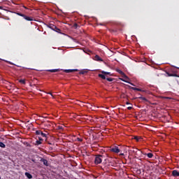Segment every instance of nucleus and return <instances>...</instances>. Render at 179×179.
I'll return each mask as SVG.
<instances>
[{"mask_svg": "<svg viewBox=\"0 0 179 179\" xmlns=\"http://www.w3.org/2000/svg\"><path fill=\"white\" fill-rule=\"evenodd\" d=\"M103 159H104V155H96L94 163L95 164H101V163L103 162Z\"/></svg>", "mask_w": 179, "mask_h": 179, "instance_id": "obj_1", "label": "nucleus"}, {"mask_svg": "<svg viewBox=\"0 0 179 179\" xmlns=\"http://www.w3.org/2000/svg\"><path fill=\"white\" fill-rule=\"evenodd\" d=\"M49 29H51L52 30H54V31H59V29H58V27H57V26L52 24H50L48 25Z\"/></svg>", "mask_w": 179, "mask_h": 179, "instance_id": "obj_2", "label": "nucleus"}, {"mask_svg": "<svg viewBox=\"0 0 179 179\" xmlns=\"http://www.w3.org/2000/svg\"><path fill=\"white\" fill-rule=\"evenodd\" d=\"M64 72L66 73H71L72 72H78V69H65Z\"/></svg>", "mask_w": 179, "mask_h": 179, "instance_id": "obj_3", "label": "nucleus"}, {"mask_svg": "<svg viewBox=\"0 0 179 179\" xmlns=\"http://www.w3.org/2000/svg\"><path fill=\"white\" fill-rule=\"evenodd\" d=\"M110 152H113L114 153H120V148L118 147H115L110 149Z\"/></svg>", "mask_w": 179, "mask_h": 179, "instance_id": "obj_4", "label": "nucleus"}, {"mask_svg": "<svg viewBox=\"0 0 179 179\" xmlns=\"http://www.w3.org/2000/svg\"><path fill=\"white\" fill-rule=\"evenodd\" d=\"M135 99H139L140 100H143V101H144V103H150V101H149L148 100V99H146L145 97H143V96H138V97L135 98Z\"/></svg>", "mask_w": 179, "mask_h": 179, "instance_id": "obj_5", "label": "nucleus"}, {"mask_svg": "<svg viewBox=\"0 0 179 179\" xmlns=\"http://www.w3.org/2000/svg\"><path fill=\"white\" fill-rule=\"evenodd\" d=\"M41 162L43 163L44 166H46V167H48V161L44 158L41 159Z\"/></svg>", "mask_w": 179, "mask_h": 179, "instance_id": "obj_6", "label": "nucleus"}, {"mask_svg": "<svg viewBox=\"0 0 179 179\" xmlns=\"http://www.w3.org/2000/svg\"><path fill=\"white\" fill-rule=\"evenodd\" d=\"M172 176L173 177H179V171L177 170H173L172 171Z\"/></svg>", "mask_w": 179, "mask_h": 179, "instance_id": "obj_7", "label": "nucleus"}, {"mask_svg": "<svg viewBox=\"0 0 179 179\" xmlns=\"http://www.w3.org/2000/svg\"><path fill=\"white\" fill-rule=\"evenodd\" d=\"M43 125H44L45 127H47L48 128H50V127H51V122H50L49 121L47 122H42Z\"/></svg>", "mask_w": 179, "mask_h": 179, "instance_id": "obj_8", "label": "nucleus"}, {"mask_svg": "<svg viewBox=\"0 0 179 179\" xmlns=\"http://www.w3.org/2000/svg\"><path fill=\"white\" fill-rule=\"evenodd\" d=\"M24 19H25V20H27L28 22H32L33 18L29 16H27L26 15H24L23 16Z\"/></svg>", "mask_w": 179, "mask_h": 179, "instance_id": "obj_9", "label": "nucleus"}, {"mask_svg": "<svg viewBox=\"0 0 179 179\" xmlns=\"http://www.w3.org/2000/svg\"><path fill=\"white\" fill-rule=\"evenodd\" d=\"M94 59L95 61H100L101 62H103V59H101L99 55H95Z\"/></svg>", "mask_w": 179, "mask_h": 179, "instance_id": "obj_10", "label": "nucleus"}, {"mask_svg": "<svg viewBox=\"0 0 179 179\" xmlns=\"http://www.w3.org/2000/svg\"><path fill=\"white\" fill-rule=\"evenodd\" d=\"M59 71H61V69H50V70H48V72L55 73V72H59Z\"/></svg>", "mask_w": 179, "mask_h": 179, "instance_id": "obj_11", "label": "nucleus"}, {"mask_svg": "<svg viewBox=\"0 0 179 179\" xmlns=\"http://www.w3.org/2000/svg\"><path fill=\"white\" fill-rule=\"evenodd\" d=\"M25 176H26V177H27V178H29V179L33 178V176H32L30 173L26 172V173H25Z\"/></svg>", "mask_w": 179, "mask_h": 179, "instance_id": "obj_12", "label": "nucleus"}, {"mask_svg": "<svg viewBox=\"0 0 179 179\" xmlns=\"http://www.w3.org/2000/svg\"><path fill=\"white\" fill-rule=\"evenodd\" d=\"M145 156H148V157L149 158V159H152V157H153V154L152 153V152H149V153H148V154H144Z\"/></svg>", "mask_w": 179, "mask_h": 179, "instance_id": "obj_13", "label": "nucleus"}, {"mask_svg": "<svg viewBox=\"0 0 179 179\" xmlns=\"http://www.w3.org/2000/svg\"><path fill=\"white\" fill-rule=\"evenodd\" d=\"M79 73L80 75H86V73H87V70H81Z\"/></svg>", "mask_w": 179, "mask_h": 179, "instance_id": "obj_14", "label": "nucleus"}, {"mask_svg": "<svg viewBox=\"0 0 179 179\" xmlns=\"http://www.w3.org/2000/svg\"><path fill=\"white\" fill-rule=\"evenodd\" d=\"M99 78H101V79L105 80L106 79V75L102 73V74H99L98 75Z\"/></svg>", "mask_w": 179, "mask_h": 179, "instance_id": "obj_15", "label": "nucleus"}, {"mask_svg": "<svg viewBox=\"0 0 179 179\" xmlns=\"http://www.w3.org/2000/svg\"><path fill=\"white\" fill-rule=\"evenodd\" d=\"M132 90H136L137 92H143V90H142V89L140 88H136V87H131Z\"/></svg>", "mask_w": 179, "mask_h": 179, "instance_id": "obj_16", "label": "nucleus"}, {"mask_svg": "<svg viewBox=\"0 0 179 179\" xmlns=\"http://www.w3.org/2000/svg\"><path fill=\"white\" fill-rule=\"evenodd\" d=\"M101 73H103V75H109L110 76H111V73L110 72H107V71H102Z\"/></svg>", "mask_w": 179, "mask_h": 179, "instance_id": "obj_17", "label": "nucleus"}, {"mask_svg": "<svg viewBox=\"0 0 179 179\" xmlns=\"http://www.w3.org/2000/svg\"><path fill=\"white\" fill-rule=\"evenodd\" d=\"M41 143H42V142L41 141L37 140L35 142V145L38 146L39 145H41Z\"/></svg>", "mask_w": 179, "mask_h": 179, "instance_id": "obj_18", "label": "nucleus"}, {"mask_svg": "<svg viewBox=\"0 0 179 179\" xmlns=\"http://www.w3.org/2000/svg\"><path fill=\"white\" fill-rule=\"evenodd\" d=\"M167 76H177V74L176 73H170L169 72H166Z\"/></svg>", "mask_w": 179, "mask_h": 179, "instance_id": "obj_19", "label": "nucleus"}, {"mask_svg": "<svg viewBox=\"0 0 179 179\" xmlns=\"http://www.w3.org/2000/svg\"><path fill=\"white\" fill-rule=\"evenodd\" d=\"M0 148H6V145L3 142L0 141Z\"/></svg>", "mask_w": 179, "mask_h": 179, "instance_id": "obj_20", "label": "nucleus"}, {"mask_svg": "<svg viewBox=\"0 0 179 179\" xmlns=\"http://www.w3.org/2000/svg\"><path fill=\"white\" fill-rule=\"evenodd\" d=\"M20 83H22V85H26V80H19Z\"/></svg>", "mask_w": 179, "mask_h": 179, "instance_id": "obj_21", "label": "nucleus"}, {"mask_svg": "<svg viewBox=\"0 0 179 179\" xmlns=\"http://www.w3.org/2000/svg\"><path fill=\"white\" fill-rule=\"evenodd\" d=\"M41 135L43 138H47V134L43 131L41 133Z\"/></svg>", "mask_w": 179, "mask_h": 179, "instance_id": "obj_22", "label": "nucleus"}, {"mask_svg": "<svg viewBox=\"0 0 179 179\" xmlns=\"http://www.w3.org/2000/svg\"><path fill=\"white\" fill-rule=\"evenodd\" d=\"M41 130H36V135H41Z\"/></svg>", "mask_w": 179, "mask_h": 179, "instance_id": "obj_23", "label": "nucleus"}, {"mask_svg": "<svg viewBox=\"0 0 179 179\" xmlns=\"http://www.w3.org/2000/svg\"><path fill=\"white\" fill-rule=\"evenodd\" d=\"M117 71L118 73H120V75H123L124 76H125V73H124L122 72V71H121V70H117Z\"/></svg>", "mask_w": 179, "mask_h": 179, "instance_id": "obj_24", "label": "nucleus"}, {"mask_svg": "<svg viewBox=\"0 0 179 179\" xmlns=\"http://www.w3.org/2000/svg\"><path fill=\"white\" fill-rule=\"evenodd\" d=\"M73 27H74V29H78V27H79V25L76 23L73 24Z\"/></svg>", "mask_w": 179, "mask_h": 179, "instance_id": "obj_25", "label": "nucleus"}, {"mask_svg": "<svg viewBox=\"0 0 179 179\" xmlns=\"http://www.w3.org/2000/svg\"><path fill=\"white\" fill-rule=\"evenodd\" d=\"M17 15L18 16H22V17H23L24 16V14H22V13H17Z\"/></svg>", "mask_w": 179, "mask_h": 179, "instance_id": "obj_26", "label": "nucleus"}, {"mask_svg": "<svg viewBox=\"0 0 179 179\" xmlns=\"http://www.w3.org/2000/svg\"><path fill=\"white\" fill-rule=\"evenodd\" d=\"M106 80H108V82H113V79L111 78H107Z\"/></svg>", "mask_w": 179, "mask_h": 179, "instance_id": "obj_27", "label": "nucleus"}, {"mask_svg": "<svg viewBox=\"0 0 179 179\" xmlns=\"http://www.w3.org/2000/svg\"><path fill=\"white\" fill-rule=\"evenodd\" d=\"M78 142H83V139L80 138H77Z\"/></svg>", "mask_w": 179, "mask_h": 179, "instance_id": "obj_28", "label": "nucleus"}, {"mask_svg": "<svg viewBox=\"0 0 179 179\" xmlns=\"http://www.w3.org/2000/svg\"><path fill=\"white\" fill-rule=\"evenodd\" d=\"M57 128H58V129L63 130L64 126H58Z\"/></svg>", "mask_w": 179, "mask_h": 179, "instance_id": "obj_29", "label": "nucleus"}, {"mask_svg": "<svg viewBox=\"0 0 179 179\" xmlns=\"http://www.w3.org/2000/svg\"><path fill=\"white\" fill-rule=\"evenodd\" d=\"M134 139H135L136 141H137V142H138V141H139V137L135 136V137H134Z\"/></svg>", "mask_w": 179, "mask_h": 179, "instance_id": "obj_30", "label": "nucleus"}, {"mask_svg": "<svg viewBox=\"0 0 179 179\" xmlns=\"http://www.w3.org/2000/svg\"><path fill=\"white\" fill-rule=\"evenodd\" d=\"M127 110H132V106L127 107Z\"/></svg>", "mask_w": 179, "mask_h": 179, "instance_id": "obj_31", "label": "nucleus"}, {"mask_svg": "<svg viewBox=\"0 0 179 179\" xmlns=\"http://www.w3.org/2000/svg\"><path fill=\"white\" fill-rule=\"evenodd\" d=\"M105 162L106 163H108L110 161L108 160V159H105Z\"/></svg>", "mask_w": 179, "mask_h": 179, "instance_id": "obj_32", "label": "nucleus"}, {"mask_svg": "<svg viewBox=\"0 0 179 179\" xmlns=\"http://www.w3.org/2000/svg\"><path fill=\"white\" fill-rule=\"evenodd\" d=\"M8 64H10V65H13V64L10 62H6Z\"/></svg>", "mask_w": 179, "mask_h": 179, "instance_id": "obj_33", "label": "nucleus"}, {"mask_svg": "<svg viewBox=\"0 0 179 179\" xmlns=\"http://www.w3.org/2000/svg\"><path fill=\"white\" fill-rule=\"evenodd\" d=\"M48 94H50V96H52V97L54 96L52 95V93H51V92H48Z\"/></svg>", "mask_w": 179, "mask_h": 179, "instance_id": "obj_34", "label": "nucleus"}, {"mask_svg": "<svg viewBox=\"0 0 179 179\" xmlns=\"http://www.w3.org/2000/svg\"><path fill=\"white\" fill-rule=\"evenodd\" d=\"M38 141H40L41 142H43V138H39V140Z\"/></svg>", "mask_w": 179, "mask_h": 179, "instance_id": "obj_35", "label": "nucleus"}, {"mask_svg": "<svg viewBox=\"0 0 179 179\" xmlns=\"http://www.w3.org/2000/svg\"><path fill=\"white\" fill-rule=\"evenodd\" d=\"M126 104L128 106L129 104H131L129 101L126 102Z\"/></svg>", "mask_w": 179, "mask_h": 179, "instance_id": "obj_36", "label": "nucleus"}, {"mask_svg": "<svg viewBox=\"0 0 179 179\" xmlns=\"http://www.w3.org/2000/svg\"><path fill=\"white\" fill-rule=\"evenodd\" d=\"M31 161L33 162V163H36V159H31Z\"/></svg>", "mask_w": 179, "mask_h": 179, "instance_id": "obj_37", "label": "nucleus"}, {"mask_svg": "<svg viewBox=\"0 0 179 179\" xmlns=\"http://www.w3.org/2000/svg\"><path fill=\"white\" fill-rule=\"evenodd\" d=\"M120 156H124V153H120Z\"/></svg>", "mask_w": 179, "mask_h": 179, "instance_id": "obj_38", "label": "nucleus"}, {"mask_svg": "<svg viewBox=\"0 0 179 179\" xmlns=\"http://www.w3.org/2000/svg\"><path fill=\"white\" fill-rule=\"evenodd\" d=\"M132 152H133V153H135V152H136V151H135V150H133Z\"/></svg>", "mask_w": 179, "mask_h": 179, "instance_id": "obj_39", "label": "nucleus"}, {"mask_svg": "<svg viewBox=\"0 0 179 179\" xmlns=\"http://www.w3.org/2000/svg\"><path fill=\"white\" fill-rule=\"evenodd\" d=\"M101 26H103V24H100Z\"/></svg>", "mask_w": 179, "mask_h": 179, "instance_id": "obj_40", "label": "nucleus"}, {"mask_svg": "<svg viewBox=\"0 0 179 179\" xmlns=\"http://www.w3.org/2000/svg\"><path fill=\"white\" fill-rule=\"evenodd\" d=\"M130 85H134V84H133V83H130Z\"/></svg>", "mask_w": 179, "mask_h": 179, "instance_id": "obj_41", "label": "nucleus"}, {"mask_svg": "<svg viewBox=\"0 0 179 179\" xmlns=\"http://www.w3.org/2000/svg\"><path fill=\"white\" fill-rule=\"evenodd\" d=\"M24 8H25V9H27V8L25 6H24Z\"/></svg>", "mask_w": 179, "mask_h": 179, "instance_id": "obj_42", "label": "nucleus"}, {"mask_svg": "<svg viewBox=\"0 0 179 179\" xmlns=\"http://www.w3.org/2000/svg\"><path fill=\"white\" fill-rule=\"evenodd\" d=\"M24 8H25V9H27V8L25 6H24Z\"/></svg>", "mask_w": 179, "mask_h": 179, "instance_id": "obj_43", "label": "nucleus"}, {"mask_svg": "<svg viewBox=\"0 0 179 179\" xmlns=\"http://www.w3.org/2000/svg\"><path fill=\"white\" fill-rule=\"evenodd\" d=\"M0 179H1V176H0Z\"/></svg>", "mask_w": 179, "mask_h": 179, "instance_id": "obj_44", "label": "nucleus"}]
</instances>
